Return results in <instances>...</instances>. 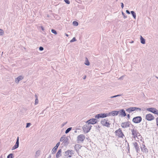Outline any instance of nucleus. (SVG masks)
Listing matches in <instances>:
<instances>
[{
	"mask_svg": "<svg viewBox=\"0 0 158 158\" xmlns=\"http://www.w3.org/2000/svg\"><path fill=\"white\" fill-rule=\"evenodd\" d=\"M13 154L12 153L9 154L7 156V158H13Z\"/></svg>",
	"mask_w": 158,
	"mask_h": 158,
	"instance_id": "7c9ffc66",
	"label": "nucleus"
},
{
	"mask_svg": "<svg viewBox=\"0 0 158 158\" xmlns=\"http://www.w3.org/2000/svg\"><path fill=\"white\" fill-rule=\"evenodd\" d=\"M0 158H2V156H0Z\"/></svg>",
	"mask_w": 158,
	"mask_h": 158,
	"instance_id": "4d7b16f0",
	"label": "nucleus"
},
{
	"mask_svg": "<svg viewBox=\"0 0 158 158\" xmlns=\"http://www.w3.org/2000/svg\"><path fill=\"white\" fill-rule=\"evenodd\" d=\"M4 34V31L2 29H0V35H2Z\"/></svg>",
	"mask_w": 158,
	"mask_h": 158,
	"instance_id": "c756f323",
	"label": "nucleus"
},
{
	"mask_svg": "<svg viewBox=\"0 0 158 158\" xmlns=\"http://www.w3.org/2000/svg\"><path fill=\"white\" fill-rule=\"evenodd\" d=\"M81 146L79 144H76L75 145L74 147V148L76 151L77 152L79 150V149H80L81 148Z\"/></svg>",
	"mask_w": 158,
	"mask_h": 158,
	"instance_id": "6ab92c4d",
	"label": "nucleus"
},
{
	"mask_svg": "<svg viewBox=\"0 0 158 158\" xmlns=\"http://www.w3.org/2000/svg\"><path fill=\"white\" fill-rule=\"evenodd\" d=\"M72 40H76L75 37H73Z\"/></svg>",
	"mask_w": 158,
	"mask_h": 158,
	"instance_id": "5fc2aeb1",
	"label": "nucleus"
},
{
	"mask_svg": "<svg viewBox=\"0 0 158 158\" xmlns=\"http://www.w3.org/2000/svg\"><path fill=\"white\" fill-rule=\"evenodd\" d=\"M119 113L118 111H113L108 113L109 116H110L112 115L113 116H114L115 115H117Z\"/></svg>",
	"mask_w": 158,
	"mask_h": 158,
	"instance_id": "a211bd4d",
	"label": "nucleus"
},
{
	"mask_svg": "<svg viewBox=\"0 0 158 158\" xmlns=\"http://www.w3.org/2000/svg\"><path fill=\"white\" fill-rule=\"evenodd\" d=\"M85 60L84 63L87 66L89 65L90 64V63L88 60V58H87V57H86L85 58Z\"/></svg>",
	"mask_w": 158,
	"mask_h": 158,
	"instance_id": "5701e85b",
	"label": "nucleus"
},
{
	"mask_svg": "<svg viewBox=\"0 0 158 158\" xmlns=\"http://www.w3.org/2000/svg\"><path fill=\"white\" fill-rule=\"evenodd\" d=\"M51 156L50 155H49L48 158H51Z\"/></svg>",
	"mask_w": 158,
	"mask_h": 158,
	"instance_id": "603ef678",
	"label": "nucleus"
},
{
	"mask_svg": "<svg viewBox=\"0 0 158 158\" xmlns=\"http://www.w3.org/2000/svg\"><path fill=\"white\" fill-rule=\"evenodd\" d=\"M67 123V122L63 123L61 126V127H63Z\"/></svg>",
	"mask_w": 158,
	"mask_h": 158,
	"instance_id": "2f4dec72",
	"label": "nucleus"
},
{
	"mask_svg": "<svg viewBox=\"0 0 158 158\" xmlns=\"http://www.w3.org/2000/svg\"><path fill=\"white\" fill-rule=\"evenodd\" d=\"M118 1V0H116V1Z\"/></svg>",
	"mask_w": 158,
	"mask_h": 158,
	"instance_id": "bf43d9fd",
	"label": "nucleus"
},
{
	"mask_svg": "<svg viewBox=\"0 0 158 158\" xmlns=\"http://www.w3.org/2000/svg\"><path fill=\"white\" fill-rule=\"evenodd\" d=\"M73 24L74 26H77L78 25V23L76 21H73Z\"/></svg>",
	"mask_w": 158,
	"mask_h": 158,
	"instance_id": "cd10ccee",
	"label": "nucleus"
},
{
	"mask_svg": "<svg viewBox=\"0 0 158 158\" xmlns=\"http://www.w3.org/2000/svg\"><path fill=\"white\" fill-rule=\"evenodd\" d=\"M101 124L103 126L109 127L110 124L107 120L106 119H103L101 121Z\"/></svg>",
	"mask_w": 158,
	"mask_h": 158,
	"instance_id": "6e6552de",
	"label": "nucleus"
},
{
	"mask_svg": "<svg viewBox=\"0 0 158 158\" xmlns=\"http://www.w3.org/2000/svg\"><path fill=\"white\" fill-rule=\"evenodd\" d=\"M127 118H130V115L129 114H128L127 115Z\"/></svg>",
	"mask_w": 158,
	"mask_h": 158,
	"instance_id": "09e8293b",
	"label": "nucleus"
},
{
	"mask_svg": "<svg viewBox=\"0 0 158 158\" xmlns=\"http://www.w3.org/2000/svg\"><path fill=\"white\" fill-rule=\"evenodd\" d=\"M132 132V134L133 136V138H135V137H138L139 136H140V135L139 133L138 132L136 129L134 128L131 130Z\"/></svg>",
	"mask_w": 158,
	"mask_h": 158,
	"instance_id": "20e7f679",
	"label": "nucleus"
},
{
	"mask_svg": "<svg viewBox=\"0 0 158 158\" xmlns=\"http://www.w3.org/2000/svg\"><path fill=\"white\" fill-rule=\"evenodd\" d=\"M129 42L131 43H132L134 42V41L132 40L131 42Z\"/></svg>",
	"mask_w": 158,
	"mask_h": 158,
	"instance_id": "3c124183",
	"label": "nucleus"
},
{
	"mask_svg": "<svg viewBox=\"0 0 158 158\" xmlns=\"http://www.w3.org/2000/svg\"><path fill=\"white\" fill-rule=\"evenodd\" d=\"M109 116L108 113H101L96 115L95 118H104Z\"/></svg>",
	"mask_w": 158,
	"mask_h": 158,
	"instance_id": "0eeeda50",
	"label": "nucleus"
},
{
	"mask_svg": "<svg viewBox=\"0 0 158 158\" xmlns=\"http://www.w3.org/2000/svg\"><path fill=\"white\" fill-rule=\"evenodd\" d=\"M155 108H148L147 109V110L149 111L150 112H152L154 113L155 110Z\"/></svg>",
	"mask_w": 158,
	"mask_h": 158,
	"instance_id": "4be33fe9",
	"label": "nucleus"
},
{
	"mask_svg": "<svg viewBox=\"0 0 158 158\" xmlns=\"http://www.w3.org/2000/svg\"><path fill=\"white\" fill-rule=\"evenodd\" d=\"M146 119L148 121H151L154 119V117L152 114H149L146 115Z\"/></svg>",
	"mask_w": 158,
	"mask_h": 158,
	"instance_id": "ddd939ff",
	"label": "nucleus"
},
{
	"mask_svg": "<svg viewBox=\"0 0 158 158\" xmlns=\"http://www.w3.org/2000/svg\"><path fill=\"white\" fill-rule=\"evenodd\" d=\"M19 137L18 136L15 145L12 148V150H14L18 148L19 146Z\"/></svg>",
	"mask_w": 158,
	"mask_h": 158,
	"instance_id": "2eb2a0df",
	"label": "nucleus"
},
{
	"mask_svg": "<svg viewBox=\"0 0 158 158\" xmlns=\"http://www.w3.org/2000/svg\"><path fill=\"white\" fill-rule=\"evenodd\" d=\"M23 78V77L21 76H20L15 79V82L17 83H18L19 81L22 80Z\"/></svg>",
	"mask_w": 158,
	"mask_h": 158,
	"instance_id": "412c9836",
	"label": "nucleus"
},
{
	"mask_svg": "<svg viewBox=\"0 0 158 158\" xmlns=\"http://www.w3.org/2000/svg\"><path fill=\"white\" fill-rule=\"evenodd\" d=\"M122 15L123 16V18L124 19H126L127 18V16L125 15L124 13L123 12H122Z\"/></svg>",
	"mask_w": 158,
	"mask_h": 158,
	"instance_id": "4c0bfd02",
	"label": "nucleus"
},
{
	"mask_svg": "<svg viewBox=\"0 0 158 158\" xmlns=\"http://www.w3.org/2000/svg\"><path fill=\"white\" fill-rule=\"evenodd\" d=\"M68 139L67 137H65V139H64V142H63L64 143V144L65 145H66L68 144Z\"/></svg>",
	"mask_w": 158,
	"mask_h": 158,
	"instance_id": "a878e982",
	"label": "nucleus"
},
{
	"mask_svg": "<svg viewBox=\"0 0 158 158\" xmlns=\"http://www.w3.org/2000/svg\"><path fill=\"white\" fill-rule=\"evenodd\" d=\"M40 154V151H37L36 152L35 156H39Z\"/></svg>",
	"mask_w": 158,
	"mask_h": 158,
	"instance_id": "473e14b6",
	"label": "nucleus"
},
{
	"mask_svg": "<svg viewBox=\"0 0 158 158\" xmlns=\"http://www.w3.org/2000/svg\"><path fill=\"white\" fill-rule=\"evenodd\" d=\"M41 29L43 30V31H44V28L42 27V26H41Z\"/></svg>",
	"mask_w": 158,
	"mask_h": 158,
	"instance_id": "de8ad7c7",
	"label": "nucleus"
},
{
	"mask_svg": "<svg viewBox=\"0 0 158 158\" xmlns=\"http://www.w3.org/2000/svg\"><path fill=\"white\" fill-rule=\"evenodd\" d=\"M74 154V151L71 150H68L65 152V156L67 158L72 157V155Z\"/></svg>",
	"mask_w": 158,
	"mask_h": 158,
	"instance_id": "7ed1b4c3",
	"label": "nucleus"
},
{
	"mask_svg": "<svg viewBox=\"0 0 158 158\" xmlns=\"http://www.w3.org/2000/svg\"><path fill=\"white\" fill-rule=\"evenodd\" d=\"M156 121L157 125L158 126V117L156 118Z\"/></svg>",
	"mask_w": 158,
	"mask_h": 158,
	"instance_id": "79ce46f5",
	"label": "nucleus"
},
{
	"mask_svg": "<svg viewBox=\"0 0 158 158\" xmlns=\"http://www.w3.org/2000/svg\"><path fill=\"white\" fill-rule=\"evenodd\" d=\"M141 110V108L136 107H131L129 108L126 110V111L129 113H130L132 112L135 110L140 111Z\"/></svg>",
	"mask_w": 158,
	"mask_h": 158,
	"instance_id": "39448f33",
	"label": "nucleus"
},
{
	"mask_svg": "<svg viewBox=\"0 0 158 158\" xmlns=\"http://www.w3.org/2000/svg\"><path fill=\"white\" fill-rule=\"evenodd\" d=\"M57 148H58L55 147L53 148V149L52 150V154H54L56 152V150H57Z\"/></svg>",
	"mask_w": 158,
	"mask_h": 158,
	"instance_id": "393cba45",
	"label": "nucleus"
},
{
	"mask_svg": "<svg viewBox=\"0 0 158 158\" xmlns=\"http://www.w3.org/2000/svg\"><path fill=\"white\" fill-rule=\"evenodd\" d=\"M141 150L144 153L147 154L148 153V149L146 147L144 144H143L142 146H140Z\"/></svg>",
	"mask_w": 158,
	"mask_h": 158,
	"instance_id": "f8f14e48",
	"label": "nucleus"
},
{
	"mask_svg": "<svg viewBox=\"0 0 158 158\" xmlns=\"http://www.w3.org/2000/svg\"><path fill=\"white\" fill-rule=\"evenodd\" d=\"M85 123L86 124L83 126L82 129L84 132L88 133L90 131L92 126L88 123Z\"/></svg>",
	"mask_w": 158,
	"mask_h": 158,
	"instance_id": "f257e3e1",
	"label": "nucleus"
},
{
	"mask_svg": "<svg viewBox=\"0 0 158 158\" xmlns=\"http://www.w3.org/2000/svg\"><path fill=\"white\" fill-rule=\"evenodd\" d=\"M130 124V123L129 122H127L122 123L121 125L122 128H125L129 127Z\"/></svg>",
	"mask_w": 158,
	"mask_h": 158,
	"instance_id": "9d476101",
	"label": "nucleus"
},
{
	"mask_svg": "<svg viewBox=\"0 0 158 158\" xmlns=\"http://www.w3.org/2000/svg\"><path fill=\"white\" fill-rule=\"evenodd\" d=\"M39 101L38 99L37 98H36L35 101V104L36 105L38 103Z\"/></svg>",
	"mask_w": 158,
	"mask_h": 158,
	"instance_id": "72a5a7b5",
	"label": "nucleus"
},
{
	"mask_svg": "<svg viewBox=\"0 0 158 158\" xmlns=\"http://www.w3.org/2000/svg\"><path fill=\"white\" fill-rule=\"evenodd\" d=\"M65 136H63L61 137L60 139V141L61 142H64V140L65 139Z\"/></svg>",
	"mask_w": 158,
	"mask_h": 158,
	"instance_id": "c85d7f7f",
	"label": "nucleus"
},
{
	"mask_svg": "<svg viewBox=\"0 0 158 158\" xmlns=\"http://www.w3.org/2000/svg\"><path fill=\"white\" fill-rule=\"evenodd\" d=\"M132 144L134 146V147L135 148V149L136 151V152L139 153L140 151V149L139 148L138 143L137 142H135L133 143Z\"/></svg>",
	"mask_w": 158,
	"mask_h": 158,
	"instance_id": "4468645a",
	"label": "nucleus"
},
{
	"mask_svg": "<svg viewBox=\"0 0 158 158\" xmlns=\"http://www.w3.org/2000/svg\"><path fill=\"white\" fill-rule=\"evenodd\" d=\"M72 129V127H69L65 131V133L66 134L68 133Z\"/></svg>",
	"mask_w": 158,
	"mask_h": 158,
	"instance_id": "bb28decb",
	"label": "nucleus"
},
{
	"mask_svg": "<svg viewBox=\"0 0 158 158\" xmlns=\"http://www.w3.org/2000/svg\"><path fill=\"white\" fill-rule=\"evenodd\" d=\"M65 35L67 36H69V35L65 33Z\"/></svg>",
	"mask_w": 158,
	"mask_h": 158,
	"instance_id": "864d4df0",
	"label": "nucleus"
},
{
	"mask_svg": "<svg viewBox=\"0 0 158 158\" xmlns=\"http://www.w3.org/2000/svg\"><path fill=\"white\" fill-rule=\"evenodd\" d=\"M86 78V76H85V77H84V79H85Z\"/></svg>",
	"mask_w": 158,
	"mask_h": 158,
	"instance_id": "13d9d810",
	"label": "nucleus"
},
{
	"mask_svg": "<svg viewBox=\"0 0 158 158\" xmlns=\"http://www.w3.org/2000/svg\"><path fill=\"white\" fill-rule=\"evenodd\" d=\"M85 139L84 135L81 134L79 135L77 137V142L78 143H80L83 142Z\"/></svg>",
	"mask_w": 158,
	"mask_h": 158,
	"instance_id": "423d86ee",
	"label": "nucleus"
},
{
	"mask_svg": "<svg viewBox=\"0 0 158 158\" xmlns=\"http://www.w3.org/2000/svg\"><path fill=\"white\" fill-rule=\"evenodd\" d=\"M39 50L40 51H43L44 50V48L43 47H40L39 48Z\"/></svg>",
	"mask_w": 158,
	"mask_h": 158,
	"instance_id": "37998d69",
	"label": "nucleus"
},
{
	"mask_svg": "<svg viewBox=\"0 0 158 158\" xmlns=\"http://www.w3.org/2000/svg\"><path fill=\"white\" fill-rule=\"evenodd\" d=\"M140 40H144V38L142 37V36L140 35Z\"/></svg>",
	"mask_w": 158,
	"mask_h": 158,
	"instance_id": "49530a36",
	"label": "nucleus"
},
{
	"mask_svg": "<svg viewBox=\"0 0 158 158\" xmlns=\"http://www.w3.org/2000/svg\"><path fill=\"white\" fill-rule=\"evenodd\" d=\"M126 12L128 14H130V11L128 10H126Z\"/></svg>",
	"mask_w": 158,
	"mask_h": 158,
	"instance_id": "a18cd8bd",
	"label": "nucleus"
},
{
	"mask_svg": "<svg viewBox=\"0 0 158 158\" xmlns=\"http://www.w3.org/2000/svg\"><path fill=\"white\" fill-rule=\"evenodd\" d=\"M60 144V142H59L58 143L56 146H55V147H56V148H58V147H59V146Z\"/></svg>",
	"mask_w": 158,
	"mask_h": 158,
	"instance_id": "ea45409f",
	"label": "nucleus"
},
{
	"mask_svg": "<svg viewBox=\"0 0 158 158\" xmlns=\"http://www.w3.org/2000/svg\"><path fill=\"white\" fill-rule=\"evenodd\" d=\"M131 13L132 14L133 17L135 19H136V13L134 12V11H131Z\"/></svg>",
	"mask_w": 158,
	"mask_h": 158,
	"instance_id": "b1692460",
	"label": "nucleus"
},
{
	"mask_svg": "<svg viewBox=\"0 0 158 158\" xmlns=\"http://www.w3.org/2000/svg\"><path fill=\"white\" fill-rule=\"evenodd\" d=\"M154 114L158 115V110H157L156 108L155 110Z\"/></svg>",
	"mask_w": 158,
	"mask_h": 158,
	"instance_id": "f704fd0d",
	"label": "nucleus"
},
{
	"mask_svg": "<svg viewBox=\"0 0 158 158\" xmlns=\"http://www.w3.org/2000/svg\"><path fill=\"white\" fill-rule=\"evenodd\" d=\"M61 152H62V150L61 149H59L58 150V151L57 152V153L56 154V158H58L60 157L61 156Z\"/></svg>",
	"mask_w": 158,
	"mask_h": 158,
	"instance_id": "aec40b11",
	"label": "nucleus"
},
{
	"mask_svg": "<svg viewBox=\"0 0 158 158\" xmlns=\"http://www.w3.org/2000/svg\"><path fill=\"white\" fill-rule=\"evenodd\" d=\"M119 113L122 116L124 117L126 115L125 111L123 109H122L118 111Z\"/></svg>",
	"mask_w": 158,
	"mask_h": 158,
	"instance_id": "dca6fc26",
	"label": "nucleus"
},
{
	"mask_svg": "<svg viewBox=\"0 0 158 158\" xmlns=\"http://www.w3.org/2000/svg\"><path fill=\"white\" fill-rule=\"evenodd\" d=\"M64 1L67 4H69L70 3L69 1V0H64Z\"/></svg>",
	"mask_w": 158,
	"mask_h": 158,
	"instance_id": "58836bf2",
	"label": "nucleus"
},
{
	"mask_svg": "<svg viewBox=\"0 0 158 158\" xmlns=\"http://www.w3.org/2000/svg\"><path fill=\"white\" fill-rule=\"evenodd\" d=\"M142 118L140 116H137L133 118L132 121L135 123H139L141 122Z\"/></svg>",
	"mask_w": 158,
	"mask_h": 158,
	"instance_id": "1a4fd4ad",
	"label": "nucleus"
},
{
	"mask_svg": "<svg viewBox=\"0 0 158 158\" xmlns=\"http://www.w3.org/2000/svg\"><path fill=\"white\" fill-rule=\"evenodd\" d=\"M35 97L36 98H37V96L36 95H35Z\"/></svg>",
	"mask_w": 158,
	"mask_h": 158,
	"instance_id": "6e6d98bb",
	"label": "nucleus"
},
{
	"mask_svg": "<svg viewBox=\"0 0 158 158\" xmlns=\"http://www.w3.org/2000/svg\"><path fill=\"white\" fill-rule=\"evenodd\" d=\"M97 122V120L95 118H92L91 119L86 122L85 123H88L89 124H94L96 123Z\"/></svg>",
	"mask_w": 158,
	"mask_h": 158,
	"instance_id": "9b49d317",
	"label": "nucleus"
},
{
	"mask_svg": "<svg viewBox=\"0 0 158 158\" xmlns=\"http://www.w3.org/2000/svg\"><path fill=\"white\" fill-rule=\"evenodd\" d=\"M115 133L116 136L119 137L123 138L124 135L120 128H119L115 131Z\"/></svg>",
	"mask_w": 158,
	"mask_h": 158,
	"instance_id": "f03ea898",
	"label": "nucleus"
},
{
	"mask_svg": "<svg viewBox=\"0 0 158 158\" xmlns=\"http://www.w3.org/2000/svg\"><path fill=\"white\" fill-rule=\"evenodd\" d=\"M121 96V95L118 94V95H115V96H113L110 97L109 98H108L107 100V101L108 102H110L113 101L114 100L113 99H112L111 98H116V97H119V96Z\"/></svg>",
	"mask_w": 158,
	"mask_h": 158,
	"instance_id": "f3484780",
	"label": "nucleus"
},
{
	"mask_svg": "<svg viewBox=\"0 0 158 158\" xmlns=\"http://www.w3.org/2000/svg\"><path fill=\"white\" fill-rule=\"evenodd\" d=\"M76 40H70V42H74Z\"/></svg>",
	"mask_w": 158,
	"mask_h": 158,
	"instance_id": "8fccbe9b",
	"label": "nucleus"
},
{
	"mask_svg": "<svg viewBox=\"0 0 158 158\" xmlns=\"http://www.w3.org/2000/svg\"><path fill=\"white\" fill-rule=\"evenodd\" d=\"M51 31L52 33H53L55 34H57L56 31H55V30H54V29H52L51 30Z\"/></svg>",
	"mask_w": 158,
	"mask_h": 158,
	"instance_id": "c9c22d12",
	"label": "nucleus"
},
{
	"mask_svg": "<svg viewBox=\"0 0 158 158\" xmlns=\"http://www.w3.org/2000/svg\"><path fill=\"white\" fill-rule=\"evenodd\" d=\"M141 42L142 44H145V40H141Z\"/></svg>",
	"mask_w": 158,
	"mask_h": 158,
	"instance_id": "a19ab883",
	"label": "nucleus"
},
{
	"mask_svg": "<svg viewBox=\"0 0 158 158\" xmlns=\"http://www.w3.org/2000/svg\"><path fill=\"white\" fill-rule=\"evenodd\" d=\"M31 125V123H27V125L26 126V128H27L29 127L30 125Z\"/></svg>",
	"mask_w": 158,
	"mask_h": 158,
	"instance_id": "e433bc0d",
	"label": "nucleus"
},
{
	"mask_svg": "<svg viewBox=\"0 0 158 158\" xmlns=\"http://www.w3.org/2000/svg\"><path fill=\"white\" fill-rule=\"evenodd\" d=\"M121 7L122 8H123V7H124V5H123V3L122 2H121Z\"/></svg>",
	"mask_w": 158,
	"mask_h": 158,
	"instance_id": "c03bdc74",
	"label": "nucleus"
}]
</instances>
